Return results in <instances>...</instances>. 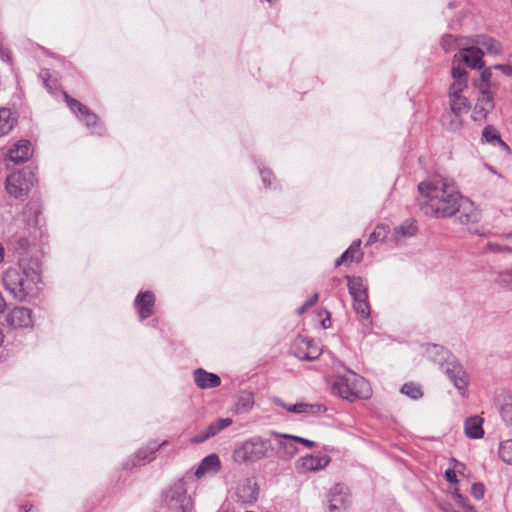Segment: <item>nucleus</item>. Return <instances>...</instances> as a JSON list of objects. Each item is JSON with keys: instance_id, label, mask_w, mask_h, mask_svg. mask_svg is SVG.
I'll return each mask as SVG.
<instances>
[{"instance_id": "1", "label": "nucleus", "mask_w": 512, "mask_h": 512, "mask_svg": "<svg viewBox=\"0 0 512 512\" xmlns=\"http://www.w3.org/2000/svg\"><path fill=\"white\" fill-rule=\"evenodd\" d=\"M417 203L426 216L448 218L456 215L462 195L452 180L433 178L418 185Z\"/></svg>"}, {"instance_id": "2", "label": "nucleus", "mask_w": 512, "mask_h": 512, "mask_svg": "<svg viewBox=\"0 0 512 512\" xmlns=\"http://www.w3.org/2000/svg\"><path fill=\"white\" fill-rule=\"evenodd\" d=\"M2 280L5 289L15 299L24 301L41 280L39 259L28 255L20 257L18 267L7 269Z\"/></svg>"}, {"instance_id": "3", "label": "nucleus", "mask_w": 512, "mask_h": 512, "mask_svg": "<svg viewBox=\"0 0 512 512\" xmlns=\"http://www.w3.org/2000/svg\"><path fill=\"white\" fill-rule=\"evenodd\" d=\"M41 213L40 205L36 202L28 203L21 216L17 217L9 228L11 232L10 243L15 249L27 250L30 239L35 237Z\"/></svg>"}, {"instance_id": "4", "label": "nucleus", "mask_w": 512, "mask_h": 512, "mask_svg": "<svg viewBox=\"0 0 512 512\" xmlns=\"http://www.w3.org/2000/svg\"><path fill=\"white\" fill-rule=\"evenodd\" d=\"M332 390L334 394L349 401L368 398L370 395L369 383L362 376L352 371L338 376L332 385Z\"/></svg>"}, {"instance_id": "5", "label": "nucleus", "mask_w": 512, "mask_h": 512, "mask_svg": "<svg viewBox=\"0 0 512 512\" xmlns=\"http://www.w3.org/2000/svg\"><path fill=\"white\" fill-rule=\"evenodd\" d=\"M270 444L260 437H253L235 448L233 460L238 464H248L268 457Z\"/></svg>"}, {"instance_id": "6", "label": "nucleus", "mask_w": 512, "mask_h": 512, "mask_svg": "<svg viewBox=\"0 0 512 512\" xmlns=\"http://www.w3.org/2000/svg\"><path fill=\"white\" fill-rule=\"evenodd\" d=\"M35 176L31 169L24 168L6 178L5 189L14 198L25 197L34 185Z\"/></svg>"}, {"instance_id": "7", "label": "nucleus", "mask_w": 512, "mask_h": 512, "mask_svg": "<svg viewBox=\"0 0 512 512\" xmlns=\"http://www.w3.org/2000/svg\"><path fill=\"white\" fill-rule=\"evenodd\" d=\"M163 501L171 512H191L193 503L183 482H177L163 495Z\"/></svg>"}, {"instance_id": "8", "label": "nucleus", "mask_w": 512, "mask_h": 512, "mask_svg": "<svg viewBox=\"0 0 512 512\" xmlns=\"http://www.w3.org/2000/svg\"><path fill=\"white\" fill-rule=\"evenodd\" d=\"M327 512H345L350 505V494L348 488L343 484L334 485L328 494Z\"/></svg>"}, {"instance_id": "9", "label": "nucleus", "mask_w": 512, "mask_h": 512, "mask_svg": "<svg viewBox=\"0 0 512 512\" xmlns=\"http://www.w3.org/2000/svg\"><path fill=\"white\" fill-rule=\"evenodd\" d=\"M480 94L477 98V102L474 106L472 119L474 121H483L488 115L493 111L495 107V103L493 100V95L487 87L478 86Z\"/></svg>"}, {"instance_id": "10", "label": "nucleus", "mask_w": 512, "mask_h": 512, "mask_svg": "<svg viewBox=\"0 0 512 512\" xmlns=\"http://www.w3.org/2000/svg\"><path fill=\"white\" fill-rule=\"evenodd\" d=\"M449 97L450 108L455 116V119L450 123L449 129L457 130L462 126L461 116L470 110L471 104L468 98L462 96L461 93H452V91L449 90Z\"/></svg>"}, {"instance_id": "11", "label": "nucleus", "mask_w": 512, "mask_h": 512, "mask_svg": "<svg viewBox=\"0 0 512 512\" xmlns=\"http://www.w3.org/2000/svg\"><path fill=\"white\" fill-rule=\"evenodd\" d=\"M64 97L70 110L87 127H93L97 124L98 117L92 110H90L87 106H85L78 100L70 97L67 93H64Z\"/></svg>"}, {"instance_id": "12", "label": "nucleus", "mask_w": 512, "mask_h": 512, "mask_svg": "<svg viewBox=\"0 0 512 512\" xmlns=\"http://www.w3.org/2000/svg\"><path fill=\"white\" fill-rule=\"evenodd\" d=\"M482 58L483 50L480 47H465L463 48V53H457L453 56L452 64L465 62L473 69H481L484 66Z\"/></svg>"}, {"instance_id": "13", "label": "nucleus", "mask_w": 512, "mask_h": 512, "mask_svg": "<svg viewBox=\"0 0 512 512\" xmlns=\"http://www.w3.org/2000/svg\"><path fill=\"white\" fill-rule=\"evenodd\" d=\"M259 495V487L257 483L251 479L247 478L241 481L236 488V496L238 501L243 504H253L257 501Z\"/></svg>"}, {"instance_id": "14", "label": "nucleus", "mask_w": 512, "mask_h": 512, "mask_svg": "<svg viewBox=\"0 0 512 512\" xmlns=\"http://www.w3.org/2000/svg\"><path fill=\"white\" fill-rule=\"evenodd\" d=\"M272 402L287 410L288 412L295 414H310L315 415L322 413L326 408L320 404H308V403H296L294 405L286 404L281 398L273 397Z\"/></svg>"}, {"instance_id": "15", "label": "nucleus", "mask_w": 512, "mask_h": 512, "mask_svg": "<svg viewBox=\"0 0 512 512\" xmlns=\"http://www.w3.org/2000/svg\"><path fill=\"white\" fill-rule=\"evenodd\" d=\"M8 325L15 328L32 326V311L26 307H15L6 316Z\"/></svg>"}, {"instance_id": "16", "label": "nucleus", "mask_w": 512, "mask_h": 512, "mask_svg": "<svg viewBox=\"0 0 512 512\" xmlns=\"http://www.w3.org/2000/svg\"><path fill=\"white\" fill-rule=\"evenodd\" d=\"M270 434L278 439V455L280 458L289 459L297 453V441L292 439L296 436L281 434L276 431H271Z\"/></svg>"}, {"instance_id": "17", "label": "nucleus", "mask_w": 512, "mask_h": 512, "mask_svg": "<svg viewBox=\"0 0 512 512\" xmlns=\"http://www.w3.org/2000/svg\"><path fill=\"white\" fill-rule=\"evenodd\" d=\"M443 369H444L445 374L449 377V379L454 384V386L462 394H464L468 382H467L466 373L463 370L462 366L457 363L447 362L443 366Z\"/></svg>"}, {"instance_id": "18", "label": "nucleus", "mask_w": 512, "mask_h": 512, "mask_svg": "<svg viewBox=\"0 0 512 512\" xmlns=\"http://www.w3.org/2000/svg\"><path fill=\"white\" fill-rule=\"evenodd\" d=\"M231 424V418H222L215 422H212L205 430L200 431L197 435H195L191 439V442L195 444L203 443L210 439L211 437L216 436L220 431L229 427Z\"/></svg>"}, {"instance_id": "19", "label": "nucleus", "mask_w": 512, "mask_h": 512, "mask_svg": "<svg viewBox=\"0 0 512 512\" xmlns=\"http://www.w3.org/2000/svg\"><path fill=\"white\" fill-rule=\"evenodd\" d=\"M154 303L155 297L150 291L141 292L136 296L134 306L141 320L149 318L153 314Z\"/></svg>"}, {"instance_id": "20", "label": "nucleus", "mask_w": 512, "mask_h": 512, "mask_svg": "<svg viewBox=\"0 0 512 512\" xmlns=\"http://www.w3.org/2000/svg\"><path fill=\"white\" fill-rule=\"evenodd\" d=\"M457 220L460 224L468 225L470 223H476L480 220V213L474 204L468 199L462 196L461 205L457 210Z\"/></svg>"}, {"instance_id": "21", "label": "nucleus", "mask_w": 512, "mask_h": 512, "mask_svg": "<svg viewBox=\"0 0 512 512\" xmlns=\"http://www.w3.org/2000/svg\"><path fill=\"white\" fill-rule=\"evenodd\" d=\"M329 463V458L325 455H307L298 460L297 468L299 472H311L325 468Z\"/></svg>"}, {"instance_id": "22", "label": "nucleus", "mask_w": 512, "mask_h": 512, "mask_svg": "<svg viewBox=\"0 0 512 512\" xmlns=\"http://www.w3.org/2000/svg\"><path fill=\"white\" fill-rule=\"evenodd\" d=\"M193 378L196 385L201 389L216 388L221 384V379L218 375L207 372L202 368H198L193 372Z\"/></svg>"}, {"instance_id": "23", "label": "nucleus", "mask_w": 512, "mask_h": 512, "mask_svg": "<svg viewBox=\"0 0 512 512\" xmlns=\"http://www.w3.org/2000/svg\"><path fill=\"white\" fill-rule=\"evenodd\" d=\"M31 157V143L28 140L18 141L8 153V160L15 164L23 163Z\"/></svg>"}, {"instance_id": "24", "label": "nucleus", "mask_w": 512, "mask_h": 512, "mask_svg": "<svg viewBox=\"0 0 512 512\" xmlns=\"http://www.w3.org/2000/svg\"><path fill=\"white\" fill-rule=\"evenodd\" d=\"M452 65L451 75L453 83L450 85L449 90L452 91V93H462L467 88L468 84L467 71L459 62Z\"/></svg>"}, {"instance_id": "25", "label": "nucleus", "mask_w": 512, "mask_h": 512, "mask_svg": "<svg viewBox=\"0 0 512 512\" xmlns=\"http://www.w3.org/2000/svg\"><path fill=\"white\" fill-rule=\"evenodd\" d=\"M221 463L220 459L216 454H210L206 456L195 471L197 478H202L208 473H216L220 470Z\"/></svg>"}, {"instance_id": "26", "label": "nucleus", "mask_w": 512, "mask_h": 512, "mask_svg": "<svg viewBox=\"0 0 512 512\" xmlns=\"http://www.w3.org/2000/svg\"><path fill=\"white\" fill-rule=\"evenodd\" d=\"M300 349L297 357L301 360L312 361L317 359L321 354L319 346L310 339H302Z\"/></svg>"}, {"instance_id": "27", "label": "nucleus", "mask_w": 512, "mask_h": 512, "mask_svg": "<svg viewBox=\"0 0 512 512\" xmlns=\"http://www.w3.org/2000/svg\"><path fill=\"white\" fill-rule=\"evenodd\" d=\"M476 47H480L483 50V54L489 53V54H499L502 50V46L499 41L482 35L478 36L475 40Z\"/></svg>"}, {"instance_id": "28", "label": "nucleus", "mask_w": 512, "mask_h": 512, "mask_svg": "<svg viewBox=\"0 0 512 512\" xmlns=\"http://www.w3.org/2000/svg\"><path fill=\"white\" fill-rule=\"evenodd\" d=\"M482 140L492 145H499L503 150L509 151V146L501 139L498 130L492 125L484 127Z\"/></svg>"}, {"instance_id": "29", "label": "nucleus", "mask_w": 512, "mask_h": 512, "mask_svg": "<svg viewBox=\"0 0 512 512\" xmlns=\"http://www.w3.org/2000/svg\"><path fill=\"white\" fill-rule=\"evenodd\" d=\"M348 280V290L352 298L368 297L367 286L361 277H346Z\"/></svg>"}, {"instance_id": "30", "label": "nucleus", "mask_w": 512, "mask_h": 512, "mask_svg": "<svg viewBox=\"0 0 512 512\" xmlns=\"http://www.w3.org/2000/svg\"><path fill=\"white\" fill-rule=\"evenodd\" d=\"M465 433L471 439H480L484 435L482 419L479 417L468 418L465 422Z\"/></svg>"}, {"instance_id": "31", "label": "nucleus", "mask_w": 512, "mask_h": 512, "mask_svg": "<svg viewBox=\"0 0 512 512\" xmlns=\"http://www.w3.org/2000/svg\"><path fill=\"white\" fill-rule=\"evenodd\" d=\"M16 123V118L10 109H0V137L8 134Z\"/></svg>"}, {"instance_id": "32", "label": "nucleus", "mask_w": 512, "mask_h": 512, "mask_svg": "<svg viewBox=\"0 0 512 512\" xmlns=\"http://www.w3.org/2000/svg\"><path fill=\"white\" fill-rule=\"evenodd\" d=\"M441 47L447 53L452 52L456 49H460L463 51V48H465L464 38L457 37L452 34H445L441 39Z\"/></svg>"}, {"instance_id": "33", "label": "nucleus", "mask_w": 512, "mask_h": 512, "mask_svg": "<svg viewBox=\"0 0 512 512\" xmlns=\"http://www.w3.org/2000/svg\"><path fill=\"white\" fill-rule=\"evenodd\" d=\"M167 442L163 441L161 444L151 443L148 447L138 450L136 459L139 464H145L154 459L155 452Z\"/></svg>"}, {"instance_id": "34", "label": "nucleus", "mask_w": 512, "mask_h": 512, "mask_svg": "<svg viewBox=\"0 0 512 512\" xmlns=\"http://www.w3.org/2000/svg\"><path fill=\"white\" fill-rule=\"evenodd\" d=\"M254 405V395L251 392L242 391L236 402L237 413H246L252 409Z\"/></svg>"}, {"instance_id": "35", "label": "nucleus", "mask_w": 512, "mask_h": 512, "mask_svg": "<svg viewBox=\"0 0 512 512\" xmlns=\"http://www.w3.org/2000/svg\"><path fill=\"white\" fill-rule=\"evenodd\" d=\"M353 308L358 316L362 319H368L370 316V305L368 297L354 298Z\"/></svg>"}, {"instance_id": "36", "label": "nucleus", "mask_w": 512, "mask_h": 512, "mask_svg": "<svg viewBox=\"0 0 512 512\" xmlns=\"http://www.w3.org/2000/svg\"><path fill=\"white\" fill-rule=\"evenodd\" d=\"M400 391L402 394L406 395L407 397H409L413 400H418L423 397V392H422L421 386L414 382L405 383L401 387Z\"/></svg>"}, {"instance_id": "37", "label": "nucleus", "mask_w": 512, "mask_h": 512, "mask_svg": "<svg viewBox=\"0 0 512 512\" xmlns=\"http://www.w3.org/2000/svg\"><path fill=\"white\" fill-rule=\"evenodd\" d=\"M417 232V225L414 221L408 220L403 224L395 227L394 233L395 235H401L403 237H411L415 235Z\"/></svg>"}, {"instance_id": "38", "label": "nucleus", "mask_w": 512, "mask_h": 512, "mask_svg": "<svg viewBox=\"0 0 512 512\" xmlns=\"http://www.w3.org/2000/svg\"><path fill=\"white\" fill-rule=\"evenodd\" d=\"M498 454L503 462L512 465V439L500 443Z\"/></svg>"}, {"instance_id": "39", "label": "nucleus", "mask_w": 512, "mask_h": 512, "mask_svg": "<svg viewBox=\"0 0 512 512\" xmlns=\"http://www.w3.org/2000/svg\"><path fill=\"white\" fill-rule=\"evenodd\" d=\"M483 251L485 253L512 254V247L497 242H488Z\"/></svg>"}, {"instance_id": "40", "label": "nucleus", "mask_w": 512, "mask_h": 512, "mask_svg": "<svg viewBox=\"0 0 512 512\" xmlns=\"http://www.w3.org/2000/svg\"><path fill=\"white\" fill-rule=\"evenodd\" d=\"M361 240L354 241L350 247L342 254V259H346L347 263H351L356 259V254L360 253Z\"/></svg>"}, {"instance_id": "41", "label": "nucleus", "mask_w": 512, "mask_h": 512, "mask_svg": "<svg viewBox=\"0 0 512 512\" xmlns=\"http://www.w3.org/2000/svg\"><path fill=\"white\" fill-rule=\"evenodd\" d=\"M500 414L506 425L512 428V400L502 405Z\"/></svg>"}, {"instance_id": "42", "label": "nucleus", "mask_w": 512, "mask_h": 512, "mask_svg": "<svg viewBox=\"0 0 512 512\" xmlns=\"http://www.w3.org/2000/svg\"><path fill=\"white\" fill-rule=\"evenodd\" d=\"M454 496V499L456 501V503L463 507L464 509H466L468 512H474V508L468 503V500L466 497H464L463 495H461L458 490H456L453 494Z\"/></svg>"}, {"instance_id": "43", "label": "nucleus", "mask_w": 512, "mask_h": 512, "mask_svg": "<svg viewBox=\"0 0 512 512\" xmlns=\"http://www.w3.org/2000/svg\"><path fill=\"white\" fill-rule=\"evenodd\" d=\"M385 238V228L382 226H377L375 230L370 234L367 244H372L376 241Z\"/></svg>"}, {"instance_id": "44", "label": "nucleus", "mask_w": 512, "mask_h": 512, "mask_svg": "<svg viewBox=\"0 0 512 512\" xmlns=\"http://www.w3.org/2000/svg\"><path fill=\"white\" fill-rule=\"evenodd\" d=\"M471 493L475 499H482L485 493L484 485L482 483H474L471 488Z\"/></svg>"}, {"instance_id": "45", "label": "nucleus", "mask_w": 512, "mask_h": 512, "mask_svg": "<svg viewBox=\"0 0 512 512\" xmlns=\"http://www.w3.org/2000/svg\"><path fill=\"white\" fill-rule=\"evenodd\" d=\"M492 77V72L490 69H484L481 73V81L482 83L479 86L487 87V90H489L490 86V80Z\"/></svg>"}, {"instance_id": "46", "label": "nucleus", "mask_w": 512, "mask_h": 512, "mask_svg": "<svg viewBox=\"0 0 512 512\" xmlns=\"http://www.w3.org/2000/svg\"><path fill=\"white\" fill-rule=\"evenodd\" d=\"M428 352L429 353L434 352L436 355H438L439 358H435L434 359L435 361H438V362H441L442 360H444L445 359V355L447 354V352L442 347H440L438 345H433L431 347V351L428 350Z\"/></svg>"}, {"instance_id": "47", "label": "nucleus", "mask_w": 512, "mask_h": 512, "mask_svg": "<svg viewBox=\"0 0 512 512\" xmlns=\"http://www.w3.org/2000/svg\"><path fill=\"white\" fill-rule=\"evenodd\" d=\"M260 175L262 177V181L264 184H271L272 172L269 169H259Z\"/></svg>"}, {"instance_id": "48", "label": "nucleus", "mask_w": 512, "mask_h": 512, "mask_svg": "<svg viewBox=\"0 0 512 512\" xmlns=\"http://www.w3.org/2000/svg\"><path fill=\"white\" fill-rule=\"evenodd\" d=\"M511 273L508 272V271H505V272H500L498 274V278L496 280V282L500 285V286H506L508 281L506 280V277L507 276H510Z\"/></svg>"}, {"instance_id": "49", "label": "nucleus", "mask_w": 512, "mask_h": 512, "mask_svg": "<svg viewBox=\"0 0 512 512\" xmlns=\"http://www.w3.org/2000/svg\"><path fill=\"white\" fill-rule=\"evenodd\" d=\"M445 477H446V480L450 483H457V481H458L456 472L453 469L446 470Z\"/></svg>"}, {"instance_id": "50", "label": "nucleus", "mask_w": 512, "mask_h": 512, "mask_svg": "<svg viewBox=\"0 0 512 512\" xmlns=\"http://www.w3.org/2000/svg\"><path fill=\"white\" fill-rule=\"evenodd\" d=\"M292 439L296 440L297 443H301V444L305 445L308 448H313L316 445L315 442L305 439V438L298 437V436H296L295 438H292Z\"/></svg>"}, {"instance_id": "51", "label": "nucleus", "mask_w": 512, "mask_h": 512, "mask_svg": "<svg viewBox=\"0 0 512 512\" xmlns=\"http://www.w3.org/2000/svg\"><path fill=\"white\" fill-rule=\"evenodd\" d=\"M494 68L502 70L507 75H512V66L503 65V64H497V65L494 66Z\"/></svg>"}, {"instance_id": "52", "label": "nucleus", "mask_w": 512, "mask_h": 512, "mask_svg": "<svg viewBox=\"0 0 512 512\" xmlns=\"http://www.w3.org/2000/svg\"><path fill=\"white\" fill-rule=\"evenodd\" d=\"M40 77L43 79V82H44V85L45 87L48 89V90H51V87L48 83V78H49V72L48 70H42L40 72Z\"/></svg>"}, {"instance_id": "53", "label": "nucleus", "mask_w": 512, "mask_h": 512, "mask_svg": "<svg viewBox=\"0 0 512 512\" xmlns=\"http://www.w3.org/2000/svg\"><path fill=\"white\" fill-rule=\"evenodd\" d=\"M318 298H319L318 294H317V293H315V294H314V295H313L309 300H307V301L305 302V303H306V307H311V306H313L314 304H316V303H317V301H318Z\"/></svg>"}, {"instance_id": "54", "label": "nucleus", "mask_w": 512, "mask_h": 512, "mask_svg": "<svg viewBox=\"0 0 512 512\" xmlns=\"http://www.w3.org/2000/svg\"><path fill=\"white\" fill-rule=\"evenodd\" d=\"M473 233L482 237H487L490 234V232L480 231L479 229H475Z\"/></svg>"}, {"instance_id": "55", "label": "nucleus", "mask_w": 512, "mask_h": 512, "mask_svg": "<svg viewBox=\"0 0 512 512\" xmlns=\"http://www.w3.org/2000/svg\"><path fill=\"white\" fill-rule=\"evenodd\" d=\"M342 263H347V260L346 259H342V255L335 261V266L338 267L340 266Z\"/></svg>"}, {"instance_id": "56", "label": "nucleus", "mask_w": 512, "mask_h": 512, "mask_svg": "<svg viewBox=\"0 0 512 512\" xmlns=\"http://www.w3.org/2000/svg\"><path fill=\"white\" fill-rule=\"evenodd\" d=\"M308 308L309 307H306V303H304L303 306L299 308V314L304 313Z\"/></svg>"}, {"instance_id": "57", "label": "nucleus", "mask_w": 512, "mask_h": 512, "mask_svg": "<svg viewBox=\"0 0 512 512\" xmlns=\"http://www.w3.org/2000/svg\"><path fill=\"white\" fill-rule=\"evenodd\" d=\"M219 512H233L228 507H222Z\"/></svg>"}, {"instance_id": "58", "label": "nucleus", "mask_w": 512, "mask_h": 512, "mask_svg": "<svg viewBox=\"0 0 512 512\" xmlns=\"http://www.w3.org/2000/svg\"><path fill=\"white\" fill-rule=\"evenodd\" d=\"M503 237H505L506 239L512 241V233L505 234Z\"/></svg>"}, {"instance_id": "59", "label": "nucleus", "mask_w": 512, "mask_h": 512, "mask_svg": "<svg viewBox=\"0 0 512 512\" xmlns=\"http://www.w3.org/2000/svg\"><path fill=\"white\" fill-rule=\"evenodd\" d=\"M3 340H4V335H3L2 330L0 329V345L3 343Z\"/></svg>"}, {"instance_id": "60", "label": "nucleus", "mask_w": 512, "mask_h": 512, "mask_svg": "<svg viewBox=\"0 0 512 512\" xmlns=\"http://www.w3.org/2000/svg\"><path fill=\"white\" fill-rule=\"evenodd\" d=\"M19 512H30V509H26L24 506H21Z\"/></svg>"}, {"instance_id": "61", "label": "nucleus", "mask_w": 512, "mask_h": 512, "mask_svg": "<svg viewBox=\"0 0 512 512\" xmlns=\"http://www.w3.org/2000/svg\"><path fill=\"white\" fill-rule=\"evenodd\" d=\"M448 7H449L450 9L454 8V7H455L454 2H450V3L448 4Z\"/></svg>"}, {"instance_id": "62", "label": "nucleus", "mask_w": 512, "mask_h": 512, "mask_svg": "<svg viewBox=\"0 0 512 512\" xmlns=\"http://www.w3.org/2000/svg\"><path fill=\"white\" fill-rule=\"evenodd\" d=\"M322 325H323V327H324V328H327V322H326V320H323V321H322Z\"/></svg>"}, {"instance_id": "63", "label": "nucleus", "mask_w": 512, "mask_h": 512, "mask_svg": "<svg viewBox=\"0 0 512 512\" xmlns=\"http://www.w3.org/2000/svg\"><path fill=\"white\" fill-rule=\"evenodd\" d=\"M268 2H272L273 0H267Z\"/></svg>"}]
</instances>
